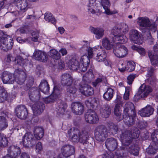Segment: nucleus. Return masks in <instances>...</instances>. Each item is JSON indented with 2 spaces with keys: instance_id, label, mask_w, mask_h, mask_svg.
Returning a JSON list of instances; mask_svg holds the SVG:
<instances>
[{
  "instance_id": "e433bc0d",
  "label": "nucleus",
  "mask_w": 158,
  "mask_h": 158,
  "mask_svg": "<svg viewBox=\"0 0 158 158\" xmlns=\"http://www.w3.org/2000/svg\"><path fill=\"white\" fill-rule=\"evenodd\" d=\"M94 77V75L93 73L91 72L87 73L84 75L83 77V81L84 83L82 82L81 84H87L91 82L93 78Z\"/></svg>"
},
{
  "instance_id": "6e6552de",
  "label": "nucleus",
  "mask_w": 158,
  "mask_h": 158,
  "mask_svg": "<svg viewBox=\"0 0 158 158\" xmlns=\"http://www.w3.org/2000/svg\"><path fill=\"white\" fill-rule=\"evenodd\" d=\"M138 23L141 27L149 28L148 29L152 32H155L156 31L157 25L155 22L152 24L149 19L147 18H139Z\"/></svg>"
},
{
  "instance_id": "e2e57ef3",
  "label": "nucleus",
  "mask_w": 158,
  "mask_h": 158,
  "mask_svg": "<svg viewBox=\"0 0 158 158\" xmlns=\"http://www.w3.org/2000/svg\"><path fill=\"white\" fill-rule=\"evenodd\" d=\"M43 99L44 102L46 103L53 102L57 99L52 94L48 97L44 98Z\"/></svg>"
},
{
  "instance_id": "c03bdc74",
  "label": "nucleus",
  "mask_w": 158,
  "mask_h": 158,
  "mask_svg": "<svg viewBox=\"0 0 158 158\" xmlns=\"http://www.w3.org/2000/svg\"><path fill=\"white\" fill-rule=\"evenodd\" d=\"M8 143V141L6 136L0 133V146L2 147H6Z\"/></svg>"
},
{
  "instance_id": "ddd939ff",
  "label": "nucleus",
  "mask_w": 158,
  "mask_h": 158,
  "mask_svg": "<svg viewBox=\"0 0 158 158\" xmlns=\"http://www.w3.org/2000/svg\"><path fill=\"white\" fill-rule=\"evenodd\" d=\"M14 76L15 80L18 84L22 85L24 83L26 78V74L22 70L16 69L14 73Z\"/></svg>"
},
{
  "instance_id": "58836bf2",
  "label": "nucleus",
  "mask_w": 158,
  "mask_h": 158,
  "mask_svg": "<svg viewBox=\"0 0 158 158\" xmlns=\"http://www.w3.org/2000/svg\"><path fill=\"white\" fill-rule=\"evenodd\" d=\"M8 126L7 120L4 116H0V131L6 129Z\"/></svg>"
},
{
  "instance_id": "2eb2a0df",
  "label": "nucleus",
  "mask_w": 158,
  "mask_h": 158,
  "mask_svg": "<svg viewBox=\"0 0 158 158\" xmlns=\"http://www.w3.org/2000/svg\"><path fill=\"white\" fill-rule=\"evenodd\" d=\"M120 138L122 144L125 146H128L132 143V139L130 131H126L122 132Z\"/></svg>"
},
{
  "instance_id": "0eeeda50",
  "label": "nucleus",
  "mask_w": 158,
  "mask_h": 158,
  "mask_svg": "<svg viewBox=\"0 0 158 158\" xmlns=\"http://www.w3.org/2000/svg\"><path fill=\"white\" fill-rule=\"evenodd\" d=\"M152 91V87L144 84H142L139 88V91L134 97V99L138 101L141 98H144Z\"/></svg>"
},
{
  "instance_id": "de8ad7c7",
  "label": "nucleus",
  "mask_w": 158,
  "mask_h": 158,
  "mask_svg": "<svg viewBox=\"0 0 158 158\" xmlns=\"http://www.w3.org/2000/svg\"><path fill=\"white\" fill-rule=\"evenodd\" d=\"M138 149L139 148L137 145L132 144L129 148L128 151L130 154L137 156L139 154Z\"/></svg>"
},
{
  "instance_id": "9b49d317",
  "label": "nucleus",
  "mask_w": 158,
  "mask_h": 158,
  "mask_svg": "<svg viewBox=\"0 0 158 158\" xmlns=\"http://www.w3.org/2000/svg\"><path fill=\"white\" fill-rule=\"evenodd\" d=\"M8 4L7 5H11L15 3L18 9L22 12H24L27 9V6L29 4L27 0H8Z\"/></svg>"
},
{
  "instance_id": "69168bd1",
  "label": "nucleus",
  "mask_w": 158,
  "mask_h": 158,
  "mask_svg": "<svg viewBox=\"0 0 158 158\" xmlns=\"http://www.w3.org/2000/svg\"><path fill=\"white\" fill-rule=\"evenodd\" d=\"M145 37L146 39V40L149 44H153V43L154 42V39L152 37L150 32H148L146 34V36Z\"/></svg>"
},
{
  "instance_id": "1a4fd4ad",
  "label": "nucleus",
  "mask_w": 158,
  "mask_h": 158,
  "mask_svg": "<svg viewBox=\"0 0 158 158\" xmlns=\"http://www.w3.org/2000/svg\"><path fill=\"white\" fill-rule=\"evenodd\" d=\"M23 144L26 147H32L36 143L34 135L31 132H27L24 135L23 139Z\"/></svg>"
},
{
  "instance_id": "8fccbe9b",
  "label": "nucleus",
  "mask_w": 158,
  "mask_h": 158,
  "mask_svg": "<svg viewBox=\"0 0 158 158\" xmlns=\"http://www.w3.org/2000/svg\"><path fill=\"white\" fill-rule=\"evenodd\" d=\"M107 126L110 128V131L113 134H115L117 133L118 128L116 125L114 124L112 122H109L107 123Z\"/></svg>"
},
{
  "instance_id": "bb28decb",
  "label": "nucleus",
  "mask_w": 158,
  "mask_h": 158,
  "mask_svg": "<svg viewBox=\"0 0 158 158\" xmlns=\"http://www.w3.org/2000/svg\"><path fill=\"white\" fill-rule=\"evenodd\" d=\"M2 79L4 84H13L15 81L14 74L8 73L6 72L3 73L2 76Z\"/></svg>"
},
{
  "instance_id": "13d9d810",
  "label": "nucleus",
  "mask_w": 158,
  "mask_h": 158,
  "mask_svg": "<svg viewBox=\"0 0 158 158\" xmlns=\"http://www.w3.org/2000/svg\"><path fill=\"white\" fill-rule=\"evenodd\" d=\"M135 64L133 62H128L126 67V70L128 72H131L133 71L135 69Z\"/></svg>"
},
{
  "instance_id": "c756f323",
  "label": "nucleus",
  "mask_w": 158,
  "mask_h": 158,
  "mask_svg": "<svg viewBox=\"0 0 158 158\" xmlns=\"http://www.w3.org/2000/svg\"><path fill=\"white\" fill-rule=\"evenodd\" d=\"M106 54L104 50H102L97 54L96 60L98 62H103L105 64L108 66L109 64L106 59Z\"/></svg>"
},
{
  "instance_id": "473e14b6",
  "label": "nucleus",
  "mask_w": 158,
  "mask_h": 158,
  "mask_svg": "<svg viewBox=\"0 0 158 158\" xmlns=\"http://www.w3.org/2000/svg\"><path fill=\"white\" fill-rule=\"evenodd\" d=\"M148 53L152 64L155 65L158 64V54L153 53L152 51H149Z\"/></svg>"
},
{
  "instance_id": "6e6d98bb",
  "label": "nucleus",
  "mask_w": 158,
  "mask_h": 158,
  "mask_svg": "<svg viewBox=\"0 0 158 158\" xmlns=\"http://www.w3.org/2000/svg\"><path fill=\"white\" fill-rule=\"evenodd\" d=\"M151 139L155 144H158V130H156L151 134Z\"/></svg>"
},
{
  "instance_id": "09e8293b",
  "label": "nucleus",
  "mask_w": 158,
  "mask_h": 158,
  "mask_svg": "<svg viewBox=\"0 0 158 158\" xmlns=\"http://www.w3.org/2000/svg\"><path fill=\"white\" fill-rule=\"evenodd\" d=\"M15 61L16 64L21 66L25 65L26 62L28 61L26 59H23L20 56H17L15 58Z\"/></svg>"
},
{
  "instance_id": "4be33fe9",
  "label": "nucleus",
  "mask_w": 158,
  "mask_h": 158,
  "mask_svg": "<svg viewBox=\"0 0 158 158\" xmlns=\"http://www.w3.org/2000/svg\"><path fill=\"white\" fill-rule=\"evenodd\" d=\"M89 29L91 32L95 35V37L97 39L102 38L104 35L105 30L102 27H90Z\"/></svg>"
},
{
  "instance_id": "9d476101",
  "label": "nucleus",
  "mask_w": 158,
  "mask_h": 158,
  "mask_svg": "<svg viewBox=\"0 0 158 158\" xmlns=\"http://www.w3.org/2000/svg\"><path fill=\"white\" fill-rule=\"evenodd\" d=\"M116 44L117 45L114 48V54L118 58L124 57L127 53V49L121 43Z\"/></svg>"
},
{
  "instance_id": "7c9ffc66",
  "label": "nucleus",
  "mask_w": 158,
  "mask_h": 158,
  "mask_svg": "<svg viewBox=\"0 0 158 158\" xmlns=\"http://www.w3.org/2000/svg\"><path fill=\"white\" fill-rule=\"evenodd\" d=\"M39 87L40 90L45 94H47L49 92V85L45 80L41 81Z\"/></svg>"
},
{
  "instance_id": "a211bd4d",
  "label": "nucleus",
  "mask_w": 158,
  "mask_h": 158,
  "mask_svg": "<svg viewBox=\"0 0 158 158\" xmlns=\"http://www.w3.org/2000/svg\"><path fill=\"white\" fill-rule=\"evenodd\" d=\"M15 111L16 114L19 118L23 119L26 118L28 115V112L25 106L20 105L17 106Z\"/></svg>"
},
{
  "instance_id": "a878e982",
  "label": "nucleus",
  "mask_w": 158,
  "mask_h": 158,
  "mask_svg": "<svg viewBox=\"0 0 158 158\" xmlns=\"http://www.w3.org/2000/svg\"><path fill=\"white\" fill-rule=\"evenodd\" d=\"M61 83L64 86L66 87L73 84V78L71 75L68 73H64L61 76Z\"/></svg>"
},
{
  "instance_id": "5701e85b",
  "label": "nucleus",
  "mask_w": 158,
  "mask_h": 158,
  "mask_svg": "<svg viewBox=\"0 0 158 158\" xmlns=\"http://www.w3.org/2000/svg\"><path fill=\"white\" fill-rule=\"evenodd\" d=\"M45 107L44 104L42 102H38L34 104L32 106L34 115L37 116L40 114Z\"/></svg>"
},
{
  "instance_id": "052dcab7",
  "label": "nucleus",
  "mask_w": 158,
  "mask_h": 158,
  "mask_svg": "<svg viewBox=\"0 0 158 158\" xmlns=\"http://www.w3.org/2000/svg\"><path fill=\"white\" fill-rule=\"evenodd\" d=\"M60 92L61 89L60 88L55 86L54 87L53 90L52 94L54 96L56 99H58L60 96Z\"/></svg>"
},
{
  "instance_id": "864d4df0",
  "label": "nucleus",
  "mask_w": 158,
  "mask_h": 158,
  "mask_svg": "<svg viewBox=\"0 0 158 158\" xmlns=\"http://www.w3.org/2000/svg\"><path fill=\"white\" fill-rule=\"evenodd\" d=\"M131 138L133 139H135L139 137V131L137 127H134L130 131Z\"/></svg>"
},
{
  "instance_id": "5fc2aeb1",
  "label": "nucleus",
  "mask_w": 158,
  "mask_h": 158,
  "mask_svg": "<svg viewBox=\"0 0 158 158\" xmlns=\"http://www.w3.org/2000/svg\"><path fill=\"white\" fill-rule=\"evenodd\" d=\"M118 27L120 30L121 32L122 33H125L127 32L128 31V26L124 23H121L117 24Z\"/></svg>"
},
{
  "instance_id": "a18cd8bd",
  "label": "nucleus",
  "mask_w": 158,
  "mask_h": 158,
  "mask_svg": "<svg viewBox=\"0 0 158 158\" xmlns=\"http://www.w3.org/2000/svg\"><path fill=\"white\" fill-rule=\"evenodd\" d=\"M49 55L50 57L56 60H58L60 58V54L54 49L50 50Z\"/></svg>"
},
{
  "instance_id": "39448f33",
  "label": "nucleus",
  "mask_w": 158,
  "mask_h": 158,
  "mask_svg": "<svg viewBox=\"0 0 158 158\" xmlns=\"http://www.w3.org/2000/svg\"><path fill=\"white\" fill-rule=\"evenodd\" d=\"M13 39L4 32L0 30V46L1 48L6 51L12 48L13 44Z\"/></svg>"
},
{
  "instance_id": "774afa93",
  "label": "nucleus",
  "mask_w": 158,
  "mask_h": 158,
  "mask_svg": "<svg viewBox=\"0 0 158 158\" xmlns=\"http://www.w3.org/2000/svg\"><path fill=\"white\" fill-rule=\"evenodd\" d=\"M156 81V80L154 77H149L147 80L146 82L151 85H153Z\"/></svg>"
},
{
  "instance_id": "680f3d73",
  "label": "nucleus",
  "mask_w": 158,
  "mask_h": 158,
  "mask_svg": "<svg viewBox=\"0 0 158 158\" xmlns=\"http://www.w3.org/2000/svg\"><path fill=\"white\" fill-rule=\"evenodd\" d=\"M66 89L67 92L69 93L74 94L77 91V88L73 84L66 87Z\"/></svg>"
},
{
  "instance_id": "49530a36",
  "label": "nucleus",
  "mask_w": 158,
  "mask_h": 158,
  "mask_svg": "<svg viewBox=\"0 0 158 158\" xmlns=\"http://www.w3.org/2000/svg\"><path fill=\"white\" fill-rule=\"evenodd\" d=\"M95 0H90L89 1V3L88 5V12L92 14H94L96 11L94 8L96 6Z\"/></svg>"
},
{
  "instance_id": "a19ab883",
  "label": "nucleus",
  "mask_w": 158,
  "mask_h": 158,
  "mask_svg": "<svg viewBox=\"0 0 158 158\" xmlns=\"http://www.w3.org/2000/svg\"><path fill=\"white\" fill-rule=\"evenodd\" d=\"M85 103L88 108H93L94 106L97 104V101L96 98H92L86 100Z\"/></svg>"
},
{
  "instance_id": "b1692460",
  "label": "nucleus",
  "mask_w": 158,
  "mask_h": 158,
  "mask_svg": "<svg viewBox=\"0 0 158 158\" xmlns=\"http://www.w3.org/2000/svg\"><path fill=\"white\" fill-rule=\"evenodd\" d=\"M33 56L37 60L45 62L48 59V56L46 52L40 50H36L34 53Z\"/></svg>"
},
{
  "instance_id": "72a5a7b5",
  "label": "nucleus",
  "mask_w": 158,
  "mask_h": 158,
  "mask_svg": "<svg viewBox=\"0 0 158 158\" xmlns=\"http://www.w3.org/2000/svg\"><path fill=\"white\" fill-rule=\"evenodd\" d=\"M8 94L6 91L1 85H0V102H2L7 100Z\"/></svg>"
},
{
  "instance_id": "cd10ccee",
  "label": "nucleus",
  "mask_w": 158,
  "mask_h": 158,
  "mask_svg": "<svg viewBox=\"0 0 158 158\" xmlns=\"http://www.w3.org/2000/svg\"><path fill=\"white\" fill-rule=\"evenodd\" d=\"M111 108L107 104H105L102 106L100 110L102 117L104 118L108 117L111 112Z\"/></svg>"
},
{
  "instance_id": "f3484780",
  "label": "nucleus",
  "mask_w": 158,
  "mask_h": 158,
  "mask_svg": "<svg viewBox=\"0 0 158 158\" xmlns=\"http://www.w3.org/2000/svg\"><path fill=\"white\" fill-rule=\"evenodd\" d=\"M79 88L81 93L85 96H91L94 93L93 88L87 84H79Z\"/></svg>"
},
{
  "instance_id": "0e129e2a",
  "label": "nucleus",
  "mask_w": 158,
  "mask_h": 158,
  "mask_svg": "<svg viewBox=\"0 0 158 158\" xmlns=\"http://www.w3.org/2000/svg\"><path fill=\"white\" fill-rule=\"evenodd\" d=\"M137 76L136 74H132L127 77V82L129 85L131 84L135 77Z\"/></svg>"
},
{
  "instance_id": "f704fd0d",
  "label": "nucleus",
  "mask_w": 158,
  "mask_h": 158,
  "mask_svg": "<svg viewBox=\"0 0 158 158\" xmlns=\"http://www.w3.org/2000/svg\"><path fill=\"white\" fill-rule=\"evenodd\" d=\"M101 4L105 10V13L108 15H111L114 13L110 12L108 8L110 3L108 0H101Z\"/></svg>"
},
{
  "instance_id": "412c9836",
  "label": "nucleus",
  "mask_w": 158,
  "mask_h": 158,
  "mask_svg": "<svg viewBox=\"0 0 158 158\" xmlns=\"http://www.w3.org/2000/svg\"><path fill=\"white\" fill-rule=\"evenodd\" d=\"M105 145L106 148L110 151H114L117 147V140L113 138H108L105 142Z\"/></svg>"
},
{
  "instance_id": "6ab92c4d",
  "label": "nucleus",
  "mask_w": 158,
  "mask_h": 158,
  "mask_svg": "<svg viewBox=\"0 0 158 158\" xmlns=\"http://www.w3.org/2000/svg\"><path fill=\"white\" fill-rule=\"evenodd\" d=\"M71 107L72 111L75 114L81 115L84 112V106L80 102L73 103L71 105Z\"/></svg>"
},
{
  "instance_id": "f03ea898",
  "label": "nucleus",
  "mask_w": 158,
  "mask_h": 158,
  "mask_svg": "<svg viewBox=\"0 0 158 158\" xmlns=\"http://www.w3.org/2000/svg\"><path fill=\"white\" fill-rule=\"evenodd\" d=\"M68 134L69 136L72 135L71 140L73 143H77L79 142L83 144L88 143V140L89 135L86 131H81L78 129L73 128L68 130Z\"/></svg>"
},
{
  "instance_id": "bf43d9fd",
  "label": "nucleus",
  "mask_w": 158,
  "mask_h": 158,
  "mask_svg": "<svg viewBox=\"0 0 158 158\" xmlns=\"http://www.w3.org/2000/svg\"><path fill=\"white\" fill-rule=\"evenodd\" d=\"M39 32L37 31H32L31 33L32 37H31V40L34 42L38 41L39 37Z\"/></svg>"
},
{
  "instance_id": "423d86ee",
  "label": "nucleus",
  "mask_w": 158,
  "mask_h": 158,
  "mask_svg": "<svg viewBox=\"0 0 158 158\" xmlns=\"http://www.w3.org/2000/svg\"><path fill=\"white\" fill-rule=\"evenodd\" d=\"M108 132L107 128L104 125H99L95 130V137L99 142H103L108 137Z\"/></svg>"
},
{
  "instance_id": "338daca9",
  "label": "nucleus",
  "mask_w": 158,
  "mask_h": 158,
  "mask_svg": "<svg viewBox=\"0 0 158 158\" xmlns=\"http://www.w3.org/2000/svg\"><path fill=\"white\" fill-rule=\"evenodd\" d=\"M114 154L110 151L105 153L102 156L103 158H113Z\"/></svg>"
},
{
  "instance_id": "3c124183",
  "label": "nucleus",
  "mask_w": 158,
  "mask_h": 158,
  "mask_svg": "<svg viewBox=\"0 0 158 158\" xmlns=\"http://www.w3.org/2000/svg\"><path fill=\"white\" fill-rule=\"evenodd\" d=\"M44 18L46 21L50 22L54 24H56V19L50 13H46L44 15Z\"/></svg>"
},
{
  "instance_id": "393cba45",
  "label": "nucleus",
  "mask_w": 158,
  "mask_h": 158,
  "mask_svg": "<svg viewBox=\"0 0 158 158\" xmlns=\"http://www.w3.org/2000/svg\"><path fill=\"white\" fill-rule=\"evenodd\" d=\"M8 152L10 156L13 158H16L20 155L21 153L19 147L14 145L10 146L8 149Z\"/></svg>"
},
{
  "instance_id": "c9c22d12",
  "label": "nucleus",
  "mask_w": 158,
  "mask_h": 158,
  "mask_svg": "<svg viewBox=\"0 0 158 158\" xmlns=\"http://www.w3.org/2000/svg\"><path fill=\"white\" fill-rule=\"evenodd\" d=\"M158 150V144L153 143L151 144L146 149V152L149 154H154Z\"/></svg>"
},
{
  "instance_id": "f8f14e48",
  "label": "nucleus",
  "mask_w": 158,
  "mask_h": 158,
  "mask_svg": "<svg viewBox=\"0 0 158 158\" xmlns=\"http://www.w3.org/2000/svg\"><path fill=\"white\" fill-rule=\"evenodd\" d=\"M85 119L88 123L94 124L97 123L99 118L96 113L93 110H89L85 114Z\"/></svg>"
},
{
  "instance_id": "aec40b11",
  "label": "nucleus",
  "mask_w": 158,
  "mask_h": 158,
  "mask_svg": "<svg viewBox=\"0 0 158 158\" xmlns=\"http://www.w3.org/2000/svg\"><path fill=\"white\" fill-rule=\"evenodd\" d=\"M28 94L30 99L33 102L36 101L41 98L40 92L36 87L31 88L29 90Z\"/></svg>"
},
{
  "instance_id": "2f4dec72",
  "label": "nucleus",
  "mask_w": 158,
  "mask_h": 158,
  "mask_svg": "<svg viewBox=\"0 0 158 158\" xmlns=\"http://www.w3.org/2000/svg\"><path fill=\"white\" fill-rule=\"evenodd\" d=\"M34 133L35 138L38 140L40 139L43 136V129L42 127L36 126L34 129Z\"/></svg>"
},
{
  "instance_id": "c85d7f7f",
  "label": "nucleus",
  "mask_w": 158,
  "mask_h": 158,
  "mask_svg": "<svg viewBox=\"0 0 158 158\" xmlns=\"http://www.w3.org/2000/svg\"><path fill=\"white\" fill-rule=\"evenodd\" d=\"M154 109L152 106L148 105L139 111V113L142 117H148L152 114Z\"/></svg>"
},
{
  "instance_id": "20e7f679",
  "label": "nucleus",
  "mask_w": 158,
  "mask_h": 158,
  "mask_svg": "<svg viewBox=\"0 0 158 158\" xmlns=\"http://www.w3.org/2000/svg\"><path fill=\"white\" fill-rule=\"evenodd\" d=\"M121 32L118 27L117 25L113 27L111 31L110 37L115 44H123L127 42V38L125 35L121 34Z\"/></svg>"
},
{
  "instance_id": "37998d69",
  "label": "nucleus",
  "mask_w": 158,
  "mask_h": 158,
  "mask_svg": "<svg viewBox=\"0 0 158 158\" xmlns=\"http://www.w3.org/2000/svg\"><path fill=\"white\" fill-rule=\"evenodd\" d=\"M102 82L105 83L107 82L106 77L103 76H100L97 78L94 81L92 82V84L94 86L96 87Z\"/></svg>"
},
{
  "instance_id": "4d7b16f0",
  "label": "nucleus",
  "mask_w": 158,
  "mask_h": 158,
  "mask_svg": "<svg viewBox=\"0 0 158 158\" xmlns=\"http://www.w3.org/2000/svg\"><path fill=\"white\" fill-rule=\"evenodd\" d=\"M99 47V46H97L94 47H87L86 50H87L88 55L89 58H91L94 56L93 52L96 51Z\"/></svg>"
},
{
  "instance_id": "ea45409f",
  "label": "nucleus",
  "mask_w": 158,
  "mask_h": 158,
  "mask_svg": "<svg viewBox=\"0 0 158 158\" xmlns=\"http://www.w3.org/2000/svg\"><path fill=\"white\" fill-rule=\"evenodd\" d=\"M114 91L111 88H108L106 91L104 93L103 97L107 101H110L113 96Z\"/></svg>"
},
{
  "instance_id": "4468645a",
  "label": "nucleus",
  "mask_w": 158,
  "mask_h": 158,
  "mask_svg": "<svg viewBox=\"0 0 158 158\" xmlns=\"http://www.w3.org/2000/svg\"><path fill=\"white\" fill-rule=\"evenodd\" d=\"M75 149L74 147L70 144H65L61 148V152L63 156L68 158L74 154Z\"/></svg>"
},
{
  "instance_id": "f257e3e1",
  "label": "nucleus",
  "mask_w": 158,
  "mask_h": 158,
  "mask_svg": "<svg viewBox=\"0 0 158 158\" xmlns=\"http://www.w3.org/2000/svg\"><path fill=\"white\" fill-rule=\"evenodd\" d=\"M89 62V60L86 55H84L80 59V62L74 59L69 60L68 62L69 68L73 71L78 72H85L87 70Z\"/></svg>"
},
{
  "instance_id": "dca6fc26",
  "label": "nucleus",
  "mask_w": 158,
  "mask_h": 158,
  "mask_svg": "<svg viewBox=\"0 0 158 158\" xmlns=\"http://www.w3.org/2000/svg\"><path fill=\"white\" fill-rule=\"evenodd\" d=\"M129 37L130 40L132 43L138 44L142 43V40L139 32L137 30L135 29L130 30Z\"/></svg>"
},
{
  "instance_id": "7ed1b4c3",
  "label": "nucleus",
  "mask_w": 158,
  "mask_h": 158,
  "mask_svg": "<svg viewBox=\"0 0 158 158\" xmlns=\"http://www.w3.org/2000/svg\"><path fill=\"white\" fill-rule=\"evenodd\" d=\"M124 123L127 125H131L133 123V118L136 115L134 106L131 102H126L124 106L123 112Z\"/></svg>"
},
{
  "instance_id": "79ce46f5",
  "label": "nucleus",
  "mask_w": 158,
  "mask_h": 158,
  "mask_svg": "<svg viewBox=\"0 0 158 158\" xmlns=\"http://www.w3.org/2000/svg\"><path fill=\"white\" fill-rule=\"evenodd\" d=\"M67 107V105L66 103L61 102L57 106L56 111L58 113L63 114H64Z\"/></svg>"
},
{
  "instance_id": "603ef678",
  "label": "nucleus",
  "mask_w": 158,
  "mask_h": 158,
  "mask_svg": "<svg viewBox=\"0 0 158 158\" xmlns=\"http://www.w3.org/2000/svg\"><path fill=\"white\" fill-rule=\"evenodd\" d=\"M120 107L115 106L114 111V114L116 116V119L118 121L123 119V121L124 122V118L123 115V116L121 115V113L120 111Z\"/></svg>"
},
{
  "instance_id": "4c0bfd02",
  "label": "nucleus",
  "mask_w": 158,
  "mask_h": 158,
  "mask_svg": "<svg viewBox=\"0 0 158 158\" xmlns=\"http://www.w3.org/2000/svg\"><path fill=\"white\" fill-rule=\"evenodd\" d=\"M102 44L103 46L107 50L111 49L113 47V44L112 42L107 38H103L102 41Z\"/></svg>"
}]
</instances>
